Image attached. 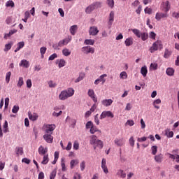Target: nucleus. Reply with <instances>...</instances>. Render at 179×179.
<instances>
[{
    "instance_id": "1",
    "label": "nucleus",
    "mask_w": 179,
    "mask_h": 179,
    "mask_svg": "<svg viewBox=\"0 0 179 179\" xmlns=\"http://www.w3.org/2000/svg\"><path fill=\"white\" fill-rule=\"evenodd\" d=\"M90 143L91 145L94 147V150H96V148L102 150L103 147V141H101V140H98V137H96V136H91L90 137Z\"/></svg>"
},
{
    "instance_id": "2",
    "label": "nucleus",
    "mask_w": 179,
    "mask_h": 179,
    "mask_svg": "<svg viewBox=\"0 0 179 179\" xmlns=\"http://www.w3.org/2000/svg\"><path fill=\"white\" fill-rule=\"evenodd\" d=\"M74 93V89H73V87H69L65 90H62L61 93L59 94V100H66L69 97L73 96Z\"/></svg>"
},
{
    "instance_id": "3",
    "label": "nucleus",
    "mask_w": 179,
    "mask_h": 179,
    "mask_svg": "<svg viewBox=\"0 0 179 179\" xmlns=\"http://www.w3.org/2000/svg\"><path fill=\"white\" fill-rule=\"evenodd\" d=\"M159 48H163V44L161 40H157L155 43H153L152 45L150 48V52H155V51H157Z\"/></svg>"
},
{
    "instance_id": "4",
    "label": "nucleus",
    "mask_w": 179,
    "mask_h": 179,
    "mask_svg": "<svg viewBox=\"0 0 179 179\" xmlns=\"http://www.w3.org/2000/svg\"><path fill=\"white\" fill-rule=\"evenodd\" d=\"M101 2H94L92 5H90V6H87L85 9L86 13H91L94 9H97L98 8H101Z\"/></svg>"
},
{
    "instance_id": "5",
    "label": "nucleus",
    "mask_w": 179,
    "mask_h": 179,
    "mask_svg": "<svg viewBox=\"0 0 179 179\" xmlns=\"http://www.w3.org/2000/svg\"><path fill=\"white\" fill-rule=\"evenodd\" d=\"M56 126L55 124H44L43 129L45 132H48L52 135L54 129H55Z\"/></svg>"
},
{
    "instance_id": "6",
    "label": "nucleus",
    "mask_w": 179,
    "mask_h": 179,
    "mask_svg": "<svg viewBox=\"0 0 179 179\" xmlns=\"http://www.w3.org/2000/svg\"><path fill=\"white\" fill-rule=\"evenodd\" d=\"M82 52L84 54H94L95 52V48L94 47H91L90 45H87L85 47L82 48Z\"/></svg>"
},
{
    "instance_id": "7",
    "label": "nucleus",
    "mask_w": 179,
    "mask_h": 179,
    "mask_svg": "<svg viewBox=\"0 0 179 179\" xmlns=\"http://www.w3.org/2000/svg\"><path fill=\"white\" fill-rule=\"evenodd\" d=\"M71 36H69L67 38H64V40H60L58 43V47H64L65 44H68L70 41H71Z\"/></svg>"
},
{
    "instance_id": "8",
    "label": "nucleus",
    "mask_w": 179,
    "mask_h": 179,
    "mask_svg": "<svg viewBox=\"0 0 179 179\" xmlns=\"http://www.w3.org/2000/svg\"><path fill=\"white\" fill-rule=\"evenodd\" d=\"M43 138L45 139V141H46V143L48 144H52L53 143L54 137L53 136H51L50 133H45L43 135Z\"/></svg>"
},
{
    "instance_id": "9",
    "label": "nucleus",
    "mask_w": 179,
    "mask_h": 179,
    "mask_svg": "<svg viewBox=\"0 0 179 179\" xmlns=\"http://www.w3.org/2000/svg\"><path fill=\"white\" fill-rule=\"evenodd\" d=\"M106 117H110V118H113L114 114L112 113V111H102L101 114L100 115L101 120H103V118H106Z\"/></svg>"
},
{
    "instance_id": "10",
    "label": "nucleus",
    "mask_w": 179,
    "mask_h": 179,
    "mask_svg": "<svg viewBox=\"0 0 179 179\" xmlns=\"http://www.w3.org/2000/svg\"><path fill=\"white\" fill-rule=\"evenodd\" d=\"M89 33L90 36H96L99 33L97 26H91V27H90Z\"/></svg>"
},
{
    "instance_id": "11",
    "label": "nucleus",
    "mask_w": 179,
    "mask_h": 179,
    "mask_svg": "<svg viewBox=\"0 0 179 179\" xmlns=\"http://www.w3.org/2000/svg\"><path fill=\"white\" fill-rule=\"evenodd\" d=\"M87 94H88V96H90V97L92 99L93 101H94L95 103H97L98 99H97V96H96L94 93V89H89Z\"/></svg>"
},
{
    "instance_id": "12",
    "label": "nucleus",
    "mask_w": 179,
    "mask_h": 179,
    "mask_svg": "<svg viewBox=\"0 0 179 179\" xmlns=\"http://www.w3.org/2000/svg\"><path fill=\"white\" fill-rule=\"evenodd\" d=\"M162 5L165 13H168L169 10H170L171 9V3L169 1H166L165 2H163Z\"/></svg>"
},
{
    "instance_id": "13",
    "label": "nucleus",
    "mask_w": 179,
    "mask_h": 179,
    "mask_svg": "<svg viewBox=\"0 0 179 179\" xmlns=\"http://www.w3.org/2000/svg\"><path fill=\"white\" fill-rule=\"evenodd\" d=\"M168 16H169L168 13H163V12H157L155 14V19L157 20H161L164 17H168Z\"/></svg>"
},
{
    "instance_id": "14",
    "label": "nucleus",
    "mask_w": 179,
    "mask_h": 179,
    "mask_svg": "<svg viewBox=\"0 0 179 179\" xmlns=\"http://www.w3.org/2000/svg\"><path fill=\"white\" fill-rule=\"evenodd\" d=\"M114 143L117 147H122L125 144L124 138H115Z\"/></svg>"
},
{
    "instance_id": "15",
    "label": "nucleus",
    "mask_w": 179,
    "mask_h": 179,
    "mask_svg": "<svg viewBox=\"0 0 179 179\" xmlns=\"http://www.w3.org/2000/svg\"><path fill=\"white\" fill-rule=\"evenodd\" d=\"M101 168L104 173H106V174L108 173L109 171L108 169V166L106 165V159L105 158L102 159Z\"/></svg>"
},
{
    "instance_id": "16",
    "label": "nucleus",
    "mask_w": 179,
    "mask_h": 179,
    "mask_svg": "<svg viewBox=\"0 0 179 179\" xmlns=\"http://www.w3.org/2000/svg\"><path fill=\"white\" fill-rule=\"evenodd\" d=\"M38 154L40 155H45V154H47V152H48V148H44V147H43V145H41L39 147V148L38 149Z\"/></svg>"
},
{
    "instance_id": "17",
    "label": "nucleus",
    "mask_w": 179,
    "mask_h": 179,
    "mask_svg": "<svg viewBox=\"0 0 179 179\" xmlns=\"http://www.w3.org/2000/svg\"><path fill=\"white\" fill-rule=\"evenodd\" d=\"M19 65L20 66H24V68H29L30 66L29 61L27 59H22Z\"/></svg>"
},
{
    "instance_id": "18",
    "label": "nucleus",
    "mask_w": 179,
    "mask_h": 179,
    "mask_svg": "<svg viewBox=\"0 0 179 179\" xmlns=\"http://www.w3.org/2000/svg\"><path fill=\"white\" fill-rule=\"evenodd\" d=\"M124 44L125 45H127V47L132 45L134 44L133 37H128V38H126V40L124 41Z\"/></svg>"
},
{
    "instance_id": "19",
    "label": "nucleus",
    "mask_w": 179,
    "mask_h": 179,
    "mask_svg": "<svg viewBox=\"0 0 179 179\" xmlns=\"http://www.w3.org/2000/svg\"><path fill=\"white\" fill-rule=\"evenodd\" d=\"M117 176L121 178L122 179H124L127 176V173L126 172H124L122 169H119V171L117 172Z\"/></svg>"
},
{
    "instance_id": "20",
    "label": "nucleus",
    "mask_w": 179,
    "mask_h": 179,
    "mask_svg": "<svg viewBox=\"0 0 179 179\" xmlns=\"http://www.w3.org/2000/svg\"><path fill=\"white\" fill-rule=\"evenodd\" d=\"M24 45V41H20L19 43H17V48L15 50V52H17V51H20V50H21V48H23Z\"/></svg>"
},
{
    "instance_id": "21",
    "label": "nucleus",
    "mask_w": 179,
    "mask_h": 179,
    "mask_svg": "<svg viewBox=\"0 0 179 179\" xmlns=\"http://www.w3.org/2000/svg\"><path fill=\"white\" fill-rule=\"evenodd\" d=\"M112 103H113L112 99H105L102 100V104H103V106H111Z\"/></svg>"
},
{
    "instance_id": "22",
    "label": "nucleus",
    "mask_w": 179,
    "mask_h": 179,
    "mask_svg": "<svg viewBox=\"0 0 179 179\" xmlns=\"http://www.w3.org/2000/svg\"><path fill=\"white\" fill-rule=\"evenodd\" d=\"M56 64H58L59 68H62L66 65V61L64 59H57Z\"/></svg>"
},
{
    "instance_id": "23",
    "label": "nucleus",
    "mask_w": 179,
    "mask_h": 179,
    "mask_svg": "<svg viewBox=\"0 0 179 179\" xmlns=\"http://www.w3.org/2000/svg\"><path fill=\"white\" fill-rule=\"evenodd\" d=\"M49 161H50V158H49L48 154H47V155L45 154V155H43V160H42L41 164H42L43 165H47V164H48Z\"/></svg>"
},
{
    "instance_id": "24",
    "label": "nucleus",
    "mask_w": 179,
    "mask_h": 179,
    "mask_svg": "<svg viewBox=\"0 0 179 179\" xmlns=\"http://www.w3.org/2000/svg\"><path fill=\"white\" fill-rule=\"evenodd\" d=\"M29 120H32V121H36L37 118H38V115L37 113H34L31 114V113H29Z\"/></svg>"
},
{
    "instance_id": "25",
    "label": "nucleus",
    "mask_w": 179,
    "mask_h": 179,
    "mask_svg": "<svg viewBox=\"0 0 179 179\" xmlns=\"http://www.w3.org/2000/svg\"><path fill=\"white\" fill-rule=\"evenodd\" d=\"M166 73L169 76H173L175 73V69L173 68L169 67L166 69Z\"/></svg>"
},
{
    "instance_id": "26",
    "label": "nucleus",
    "mask_w": 179,
    "mask_h": 179,
    "mask_svg": "<svg viewBox=\"0 0 179 179\" xmlns=\"http://www.w3.org/2000/svg\"><path fill=\"white\" fill-rule=\"evenodd\" d=\"M115 20V12L113 10H111L109 15V24H112Z\"/></svg>"
},
{
    "instance_id": "27",
    "label": "nucleus",
    "mask_w": 179,
    "mask_h": 179,
    "mask_svg": "<svg viewBox=\"0 0 179 179\" xmlns=\"http://www.w3.org/2000/svg\"><path fill=\"white\" fill-rule=\"evenodd\" d=\"M15 152L17 155H23L24 149L22 148V147H16Z\"/></svg>"
},
{
    "instance_id": "28",
    "label": "nucleus",
    "mask_w": 179,
    "mask_h": 179,
    "mask_svg": "<svg viewBox=\"0 0 179 179\" xmlns=\"http://www.w3.org/2000/svg\"><path fill=\"white\" fill-rule=\"evenodd\" d=\"M160 103H162L161 99H157L156 100H154L152 105L155 108H160V106L158 105L160 104Z\"/></svg>"
},
{
    "instance_id": "29",
    "label": "nucleus",
    "mask_w": 179,
    "mask_h": 179,
    "mask_svg": "<svg viewBox=\"0 0 179 179\" xmlns=\"http://www.w3.org/2000/svg\"><path fill=\"white\" fill-rule=\"evenodd\" d=\"M172 54V51L169 50V48H166L164 53V58H169Z\"/></svg>"
},
{
    "instance_id": "30",
    "label": "nucleus",
    "mask_w": 179,
    "mask_h": 179,
    "mask_svg": "<svg viewBox=\"0 0 179 179\" xmlns=\"http://www.w3.org/2000/svg\"><path fill=\"white\" fill-rule=\"evenodd\" d=\"M155 159L156 162H158L159 164L162 163L163 161V155L162 154H159V155H156L155 157Z\"/></svg>"
},
{
    "instance_id": "31",
    "label": "nucleus",
    "mask_w": 179,
    "mask_h": 179,
    "mask_svg": "<svg viewBox=\"0 0 179 179\" xmlns=\"http://www.w3.org/2000/svg\"><path fill=\"white\" fill-rule=\"evenodd\" d=\"M90 132L91 134H95V132H101V130H99L96 126H94V123H92V128L91 130H90Z\"/></svg>"
},
{
    "instance_id": "32",
    "label": "nucleus",
    "mask_w": 179,
    "mask_h": 179,
    "mask_svg": "<svg viewBox=\"0 0 179 179\" xmlns=\"http://www.w3.org/2000/svg\"><path fill=\"white\" fill-rule=\"evenodd\" d=\"M78 30V26L76 24H74L73 26H71L70 27V31L73 36H74Z\"/></svg>"
},
{
    "instance_id": "33",
    "label": "nucleus",
    "mask_w": 179,
    "mask_h": 179,
    "mask_svg": "<svg viewBox=\"0 0 179 179\" xmlns=\"http://www.w3.org/2000/svg\"><path fill=\"white\" fill-rule=\"evenodd\" d=\"M141 73H142L143 76H146V75H148V68L146 65L141 67Z\"/></svg>"
},
{
    "instance_id": "34",
    "label": "nucleus",
    "mask_w": 179,
    "mask_h": 179,
    "mask_svg": "<svg viewBox=\"0 0 179 179\" xmlns=\"http://www.w3.org/2000/svg\"><path fill=\"white\" fill-rule=\"evenodd\" d=\"M13 45V43L11 41L10 43H8V44H5V48L3 49V51L7 52L12 48Z\"/></svg>"
},
{
    "instance_id": "35",
    "label": "nucleus",
    "mask_w": 179,
    "mask_h": 179,
    "mask_svg": "<svg viewBox=\"0 0 179 179\" xmlns=\"http://www.w3.org/2000/svg\"><path fill=\"white\" fill-rule=\"evenodd\" d=\"M131 31L138 38L141 37V32L138 29H131Z\"/></svg>"
},
{
    "instance_id": "36",
    "label": "nucleus",
    "mask_w": 179,
    "mask_h": 179,
    "mask_svg": "<svg viewBox=\"0 0 179 179\" xmlns=\"http://www.w3.org/2000/svg\"><path fill=\"white\" fill-rule=\"evenodd\" d=\"M94 43L95 40H93L92 38L85 40V44H87L90 46L94 45Z\"/></svg>"
},
{
    "instance_id": "37",
    "label": "nucleus",
    "mask_w": 179,
    "mask_h": 179,
    "mask_svg": "<svg viewBox=\"0 0 179 179\" xmlns=\"http://www.w3.org/2000/svg\"><path fill=\"white\" fill-rule=\"evenodd\" d=\"M62 54L65 55V57H69V55H71V51H70L69 48H64L62 50Z\"/></svg>"
},
{
    "instance_id": "38",
    "label": "nucleus",
    "mask_w": 179,
    "mask_h": 179,
    "mask_svg": "<svg viewBox=\"0 0 179 179\" xmlns=\"http://www.w3.org/2000/svg\"><path fill=\"white\" fill-rule=\"evenodd\" d=\"M85 76V73L84 72H81L78 76V78H77V79H76L75 82L78 83L80 82V80H83V79H84Z\"/></svg>"
},
{
    "instance_id": "39",
    "label": "nucleus",
    "mask_w": 179,
    "mask_h": 179,
    "mask_svg": "<svg viewBox=\"0 0 179 179\" xmlns=\"http://www.w3.org/2000/svg\"><path fill=\"white\" fill-rule=\"evenodd\" d=\"M165 134L169 138H172V136L174 135V133L173 131H171L170 129H166V130H165Z\"/></svg>"
},
{
    "instance_id": "40",
    "label": "nucleus",
    "mask_w": 179,
    "mask_h": 179,
    "mask_svg": "<svg viewBox=\"0 0 179 179\" xmlns=\"http://www.w3.org/2000/svg\"><path fill=\"white\" fill-rule=\"evenodd\" d=\"M17 30L14 29L13 30H10L9 33H7V34H5L4 38H7V37H10L13 34L15 33H17Z\"/></svg>"
},
{
    "instance_id": "41",
    "label": "nucleus",
    "mask_w": 179,
    "mask_h": 179,
    "mask_svg": "<svg viewBox=\"0 0 179 179\" xmlns=\"http://www.w3.org/2000/svg\"><path fill=\"white\" fill-rule=\"evenodd\" d=\"M79 164V161L78 159H72L71 161V168L73 169L76 165H78Z\"/></svg>"
},
{
    "instance_id": "42",
    "label": "nucleus",
    "mask_w": 179,
    "mask_h": 179,
    "mask_svg": "<svg viewBox=\"0 0 179 179\" xmlns=\"http://www.w3.org/2000/svg\"><path fill=\"white\" fill-rule=\"evenodd\" d=\"M24 78L22 76H20L19 78L18 81H17V86L19 87H21V86H22V85H24Z\"/></svg>"
},
{
    "instance_id": "43",
    "label": "nucleus",
    "mask_w": 179,
    "mask_h": 179,
    "mask_svg": "<svg viewBox=\"0 0 179 179\" xmlns=\"http://www.w3.org/2000/svg\"><path fill=\"white\" fill-rule=\"evenodd\" d=\"M141 39L143 41H145V40H148L149 37V34H148V33H141Z\"/></svg>"
},
{
    "instance_id": "44",
    "label": "nucleus",
    "mask_w": 179,
    "mask_h": 179,
    "mask_svg": "<svg viewBox=\"0 0 179 179\" xmlns=\"http://www.w3.org/2000/svg\"><path fill=\"white\" fill-rule=\"evenodd\" d=\"M10 76H11V72L10 71H9L8 72L6 73V82L7 83H9L10 80Z\"/></svg>"
},
{
    "instance_id": "45",
    "label": "nucleus",
    "mask_w": 179,
    "mask_h": 179,
    "mask_svg": "<svg viewBox=\"0 0 179 179\" xmlns=\"http://www.w3.org/2000/svg\"><path fill=\"white\" fill-rule=\"evenodd\" d=\"M120 76L122 78V79H127V78H128L127 73L125 71L120 72Z\"/></svg>"
},
{
    "instance_id": "46",
    "label": "nucleus",
    "mask_w": 179,
    "mask_h": 179,
    "mask_svg": "<svg viewBox=\"0 0 179 179\" xmlns=\"http://www.w3.org/2000/svg\"><path fill=\"white\" fill-rule=\"evenodd\" d=\"M61 165H62V171L63 172H65L66 171V167L65 165V161L63 159L61 160Z\"/></svg>"
},
{
    "instance_id": "47",
    "label": "nucleus",
    "mask_w": 179,
    "mask_h": 179,
    "mask_svg": "<svg viewBox=\"0 0 179 179\" xmlns=\"http://www.w3.org/2000/svg\"><path fill=\"white\" fill-rule=\"evenodd\" d=\"M8 123L7 120H5L3 124V132H8Z\"/></svg>"
},
{
    "instance_id": "48",
    "label": "nucleus",
    "mask_w": 179,
    "mask_h": 179,
    "mask_svg": "<svg viewBox=\"0 0 179 179\" xmlns=\"http://www.w3.org/2000/svg\"><path fill=\"white\" fill-rule=\"evenodd\" d=\"M151 150H152V155H155L156 156V154L157 152V145H153L152 147Z\"/></svg>"
},
{
    "instance_id": "49",
    "label": "nucleus",
    "mask_w": 179,
    "mask_h": 179,
    "mask_svg": "<svg viewBox=\"0 0 179 179\" xmlns=\"http://www.w3.org/2000/svg\"><path fill=\"white\" fill-rule=\"evenodd\" d=\"M106 76H107V73H103V74L101 75V76H99L100 81L102 82L103 85L106 82V79H104V78Z\"/></svg>"
},
{
    "instance_id": "50",
    "label": "nucleus",
    "mask_w": 179,
    "mask_h": 179,
    "mask_svg": "<svg viewBox=\"0 0 179 179\" xmlns=\"http://www.w3.org/2000/svg\"><path fill=\"white\" fill-rule=\"evenodd\" d=\"M6 6L9 7L11 6L12 8H13L15 6V3L13 1H7L6 3Z\"/></svg>"
},
{
    "instance_id": "51",
    "label": "nucleus",
    "mask_w": 179,
    "mask_h": 179,
    "mask_svg": "<svg viewBox=\"0 0 179 179\" xmlns=\"http://www.w3.org/2000/svg\"><path fill=\"white\" fill-rule=\"evenodd\" d=\"M150 68L156 70L158 68V64H157L156 62L152 63L150 64Z\"/></svg>"
},
{
    "instance_id": "52",
    "label": "nucleus",
    "mask_w": 179,
    "mask_h": 179,
    "mask_svg": "<svg viewBox=\"0 0 179 179\" xmlns=\"http://www.w3.org/2000/svg\"><path fill=\"white\" fill-rule=\"evenodd\" d=\"M47 51V47H41L40 48V52L41 55H44Z\"/></svg>"
},
{
    "instance_id": "53",
    "label": "nucleus",
    "mask_w": 179,
    "mask_h": 179,
    "mask_svg": "<svg viewBox=\"0 0 179 179\" xmlns=\"http://www.w3.org/2000/svg\"><path fill=\"white\" fill-rule=\"evenodd\" d=\"M20 110V106H13V108H12V112L13 113H17Z\"/></svg>"
},
{
    "instance_id": "54",
    "label": "nucleus",
    "mask_w": 179,
    "mask_h": 179,
    "mask_svg": "<svg viewBox=\"0 0 179 179\" xmlns=\"http://www.w3.org/2000/svg\"><path fill=\"white\" fill-rule=\"evenodd\" d=\"M129 144L131 147H134L135 145V140L134 137H130L129 138Z\"/></svg>"
},
{
    "instance_id": "55",
    "label": "nucleus",
    "mask_w": 179,
    "mask_h": 179,
    "mask_svg": "<svg viewBox=\"0 0 179 179\" xmlns=\"http://www.w3.org/2000/svg\"><path fill=\"white\" fill-rule=\"evenodd\" d=\"M58 55L57 54H56L55 52L54 54H52V55H50L49 57V60L52 61L53 59H55V58H57Z\"/></svg>"
},
{
    "instance_id": "56",
    "label": "nucleus",
    "mask_w": 179,
    "mask_h": 179,
    "mask_svg": "<svg viewBox=\"0 0 179 179\" xmlns=\"http://www.w3.org/2000/svg\"><path fill=\"white\" fill-rule=\"evenodd\" d=\"M156 36H157V34H156V33H155V31H150V38H152L153 40H155Z\"/></svg>"
},
{
    "instance_id": "57",
    "label": "nucleus",
    "mask_w": 179,
    "mask_h": 179,
    "mask_svg": "<svg viewBox=\"0 0 179 179\" xmlns=\"http://www.w3.org/2000/svg\"><path fill=\"white\" fill-rule=\"evenodd\" d=\"M9 103H10L9 97H6V99H5V108H7L8 107Z\"/></svg>"
},
{
    "instance_id": "58",
    "label": "nucleus",
    "mask_w": 179,
    "mask_h": 179,
    "mask_svg": "<svg viewBox=\"0 0 179 179\" xmlns=\"http://www.w3.org/2000/svg\"><path fill=\"white\" fill-rule=\"evenodd\" d=\"M94 122H96V125H99L100 122H99V114L95 115Z\"/></svg>"
},
{
    "instance_id": "59",
    "label": "nucleus",
    "mask_w": 179,
    "mask_h": 179,
    "mask_svg": "<svg viewBox=\"0 0 179 179\" xmlns=\"http://www.w3.org/2000/svg\"><path fill=\"white\" fill-rule=\"evenodd\" d=\"M85 166H86L85 162V161H83V162H81V164H80V170H81V171H85Z\"/></svg>"
},
{
    "instance_id": "60",
    "label": "nucleus",
    "mask_w": 179,
    "mask_h": 179,
    "mask_svg": "<svg viewBox=\"0 0 179 179\" xmlns=\"http://www.w3.org/2000/svg\"><path fill=\"white\" fill-rule=\"evenodd\" d=\"M145 13H148L150 15L152 13V8H148V6L145 8Z\"/></svg>"
},
{
    "instance_id": "61",
    "label": "nucleus",
    "mask_w": 179,
    "mask_h": 179,
    "mask_svg": "<svg viewBox=\"0 0 179 179\" xmlns=\"http://www.w3.org/2000/svg\"><path fill=\"white\" fill-rule=\"evenodd\" d=\"M27 86L29 88L31 87V86H32L31 79H27Z\"/></svg>"
},
{
    "instance_id": "62",
    "label": "nucleus",
    "mask_w": 179,
    "mask_h": 179,
    "mask_svg": "<svg viewBox=\"0 0 179 179\" xmlns=\"http://www.w3.org/2000/svg\"><path fill=\"white\" fill-rule=\"evenodd\" d=\"M73 149L74 150H79V143L78 141H75L73 144Z\"/></svg>"
},
{
    "instance_id": "63",
    "label": "nucleus",
    "mask_w": 179,
    "mask_h": 179,
    "mask_svg": "<svg viewBox=\"0 0 179 179\" xmlns=\"http://www.w3.org/2000/svg\"><path fill=\"white\" fill-rule=\"evenodd\" d=\"M108 5H109V6H110V8H113L114 0H108Z\"/></svg>"
},
{
    "instance_id": "64",
    "label": "nucleus",
    "mask_w": 179,
    "mask_h": 179,
    "mask_svg": "<svg viewBox=\"0 0 179 179\" xmlns=\"http://www.w3.org/2000/svg\"><path fill=\"white\" fill-rule=\"evenodd\" d=\"M173 17H176V19L179 18V12H173L172 13Z\"/></svg>"
}]
</instances>
